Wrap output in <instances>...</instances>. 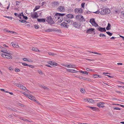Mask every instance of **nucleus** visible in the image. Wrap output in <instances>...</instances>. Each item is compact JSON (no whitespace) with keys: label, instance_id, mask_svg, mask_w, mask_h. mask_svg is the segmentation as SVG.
<instances>
[{"label":"nucleus","instance_id":"obj_19","mask_svg":"<svg viewBox=\"0 0 124 124\" xmlns=\"http://www.w3.org/2000/svg\"><path fill=\"white\" fill-rule=\"evenodd\" d=\"M73 26L76 27V28H78V24L76 22H73Z\"/></svg>","mask_w":124,"mask_h":124},{"label":"nucleus","instance_id":"obj_56","mask_svg":"<svg viewBox=\"0 0 124 124\" xmlns=\"http://www.w3.org/2000/svg\"><path fill=\"white\" fill-rule=\"evenodd\" d=\"M21 85L19 84H17L16 85V86L19 87H20V86Z\"/></svg>","mask_w":124,"mask_h":124},{"label":"nucleus","instance_id":"obj_20","mask_svg":"<svg viewBox=\"0 0 124 124\" xmlns=\"http://www.w3.org/2000/svg\"><path fill=\"white\" fill-rule=\"evenodd\" d=\"M81 18H80V19H79V21L80 22H81V21H85V20L83 16H81Z\"/></svg>","mask_w":124,"mask_h":124},{"label":"nucleus","instance_id":"obj_61","mask_svg":"<svg viewBox=\"0 0 124 124\" xmlns=\"http://www.w3.org/2000/svg\"><path fill=\"white\" fill-rule=\"evenodd\" d=\"M23 60L25 61H27V60H28L26 58H24L23 59Z\"/></svg>","mask_w":124,"mask_h":124},{"label":"nucleus","instance_id":"obj_58","mask_svg":"<svg viewBox=\"0 0 124 124\" xmlns=\"http://www.w3.org/2000/svg\"><path fill=\"white\" fill-rule=\"evenodd\" d=\"M9 32H10V33H16L15 32H13V31H9Z\"/></svg>","mask_w":124,"mask_h":124},{"label":"nucleus","instance_id":"obj_37","mask_svg":"<svg viewBox=\"0 0 124 124\" xmlns=\"http://www.w3.org/2000/svg\"><path fill=\"white\" fill-rule=\"evenodd\" d=\"M81 15H79L76 16V18L79 19H80V18L81 17Z\"/></svg>","mask_w":124,"mask_h":124},{"label":"nucleus","instance_id":"obj_33","mask_svg":"<svg viewBox=\"0 0 124 124\" xmlns=\"http://www.w3.org/2000/svg\"><path fill=\"white\" fill-rule=\"evenodd\" d=\"M94 19L93 18L91 19L90 20V22L92 23L93 22H94Z\"/></svg>","mask_w":124,"mask_h":124},{"label":"nucleus","instance_id":"obj_54","mask_svg":"<svg viewBox=\"0 0 124 124\" xmlns=\"http://www.w3.org/2000/svg\"><path fill=\"white\" fill-rule=\"evenodd\" d=\"M85 59L86 60H88L91 61H94V59Z\"/></svg>","mask_w":124,"mask_h":124},{"label":"nucleus","instance_id":"obj_51","mask_svg":"<svg viewBox=\"0 0 124 124\" xmlns=\"http://www.w3.org/2000/svg\"><path fill=\"white\" fill-rule=\"evenodd\" d=\"M85 3H82L81 4V6H82V7L83 8H84V5H85Z\"/></svg>","mask_w":124,"mask_h":124},{"label":"nucleus","instance_id":"obj_11","mask_svg":"<svg viewBox=\"0 0 124 124\" xmlns=\"http://www.w3.org/2000/svg\"><path fill=\"white\" fill-rule=\"evenodd\" d=\"M60 17L59 16V15L56 14V13L55 14L54 16L53 19L55 20V21H57V20L59 19Z\"/></svg>","mask_w":124,"mask_h":124},{"label":"nucleus","instance_id":"obj_1","mask_svg":"<svg viewBox=\"0 0 124 124\" xmlns=\"http://www.w3.org/2000/svg\"><path fill=\"white\" fill-rule=\"evenodd\" d=\"M110 12V9H106L102 10L100 12V13L102 15H104L106 14H108Z\"/></svg>","mask_w":124,"mask_h":124},{"label":"nucleus","instance_id":"obj_10","mask_svg":"<svg viewBox=\"0 0 124 124\" xmlns=\"http://www.w3.org/2000/svg\"><path fill=\"white\" fill-rule=\"evenodd\" d=\"M1 51L4 52L6 54H10V53L9 52V50H6L5 48L4 50H1Z\"/></svg>","mask_w":124,"mask_h":124},{"label":"nucleus","instance_id":"obj_40","mask_svg":"<svg viewBox=\"0 0 124 124\" xmlns=\"http://www.w3.org/2000/svg\"><path fill=\"white\" fill-rule=\"evenodd\" d=\"M99 36L100 37H106V36L105 35L103 34L102 33H101L100 35Z\"/></svg>","mask_w":124,"mask_h":124},{"label":"nucleus","instance_id":"obj_13","mask_svg":"<svg viewBox=\"0 0 124 124\" xmlns=\"http://www.w3.org/2000/svg\"><path fill=\"white\" fill-rule=\"evenodd\" d=\"M104 104L105 103L104 102H100L98 103L97 105L99 107H103L105 106L104 105Z\"/></svg>","mask_w":124,"mask_h":124},{"label":"nucleus","instance_id":"obj_52","mask_svg":"<svg viewBox=\"0 0 124 124\" xmlns=\"http://www.w3.org/2000/svg\"><path fill=\"white\" fill-rule=\"evenodd\" d=\"M99 10H98L95 12H94V13L95 14H99Z\"/></svg>","mask_w":124,"mask_h":124},{"label":"nucleus","instance_id":"obj_46","mask_svg":"<svg viewBox=\"0 0 124 124\" xmlns=\"http://www.w3.org/2000/svg\"><path fill=\"white\" fill-rule=\"evenodd\" d=\"M22 64H23V65L25 66H28V65H29L26 64L25 63H22Z\"/></svg>","mask_w":124,"mask_h":124},{"label":"nucleus","instance_id":"obj_45","mask_svg":"<svg viewBox=\"0 0 124 124\" xmlns=\"http://www.w3.org/2000/svg\"><path fill=\"white\" fill-rule=\"evenodd\" d=\"M22 89L23 90H24L25 91V90H26L28 91V90H27V89L24 86H23V87H22Z\"/></svg>","mask_w":124,"mask_h":124},{"label":"nucleus","instance_id":"obj_31","mask_svg":"<svg viewBox=\"0 0 124 124\" xmlns=\"http://www.w3.org/2000/svg\"><path fill=\"white\" fill-rule=\"evenodd\" d=\"M40 8V6H36L35 7V8L34 9L33 11H35L36 10L39 9Z\"/></svg>","mask_w":124,"mask_h":124},{"label":"nucleus","instance_id":"obj_28","mask_svg":"<svg viewBox=\"0 0 124 124\" xmlns=\"http://www.w3.org/2000/svg\"><path fill=\"white\" fill-rule=\"evenodd\" d=\"M10 110H12L13 111L16 112L17 111L16 110V109L12 108H10Z\"/></svg>","mask_w":124,"mask_h":124},{"label":"nucleus","instance_id":"obj_30","mask_svg":"<svg viewBox=\"0 0 124 124\" xmlns=\"http://www.w3.org/2000/svg\"><path fill=\"white\" fill-rule=\"evenodd\" d=\"M48 54L49 55H52L53 56H55L56 55V54L54 53H51L50 52H48Z\"/></svg>","mask_w":124,"mask_h":124},{"label":"nucleus","instance_id":"obj_22","mask_svg":"<svg viewBox=\"0 0 124 124\" xmlns=\"http://www.w3.org/2000/svg\"><path fill=\"white\" fill-rule=\"evenodd\" d=\"M56 14L59 15V16L60 17H62L63 16L65 15V14H61L57 13H56Z\"/></svg>","mask_w":124,"mask_h":124},{"label":"nucleus","instance_id":"obj_62","mask_svg":"<svg viewBox=\"0 0 124 124\" xmlns=\"http://www.w3.org/2000/svg\"><path fill=\"white\" fill-rule=\"evenodd\" d=\"M9 69L11 71H12L13 70L12 68L11 67H10V68H9Z\"/></svg>","mask_w":124,"mask_h":124},{"label":"nucleus","instance_id":"obj_9","mask_svg":"<svg viewBox=\"0 0 124 124\" xmlns=\"http://www.w3.org/2000/svg\"><path fill=\"white\" fill-rule=\"evenodd\" d=\"M97 29L99 31L101 32H105L106 31V30L105 28H102L100 26H99V27L97 28Z\"/></svg>","mask_w":124,"mask_h":124},{"label":"nucleus","instance_id":"obj_34","mask_svg":"<svg viewBox=\"0 0 124 124\" xmlns=\"http://www.w3.org/2000/svg\"><path fill=\"white\" fill-rule=\"evenodd\" d=\"M106 33L108 35L110 36H112V33H110L109 31L106 32Z\"/></svg>","mask_w":124,"mask_h":124},{"label":"nucleus","instance_id":"obj_43","mask_svg":"<svg viewBox=\"0 0 124 124\" xmlns=\"http://www.w3.org/2000/svg\"><path fill=\"white\" fill-rule=\"evenodd\" d=\"M35 28L36 29H38L39 28V25H34Z\"/></svg>","mask_w":124,"mask_h":124},{"label":"nucleus","instance_id":"obj_44","mask_svg":"<svg viewBox=\"0 0 124 124\" xmlns=\"http://www.w3.org/2000/svg\"><path fill=\"white\" fill-rule=\"evenodd\" d=\"M114 110H120L121 109L120 108L118 107H115L114 108Z\"/></svg>","mask_w":124,"mask_h":124},{"label":"nucleus","instance_id":"obj_24","mask_svg":"<svg viewBox=\"0 0 124 124\" xmlns=\"http://www.w3.org/2000/svg\"><path fill=\"white\" fill-rule=\"evenodd\" d=\"M32 50L34 51H36V52H38V51L39 52V50L36 48H35L33 47L32 48Z\"/></svg>","mask_w":124,"mask_h":124},{"label":"nucleus","instance_id":"obj_8","mask_svg":"<svg viewBox=\"0 0 124 124\" xmlns=\"http://www.w3.org/2000/svg\"><path fill=\"white\" fill-rule=\"evenodd\" d=\"M47 62L48 64H49L53 66H54V65L56 66L57 65V64L56 63L53 62L51 61H47Z\"/></svg>","mask_w":124,"mask_h":124},{"label":"nucleus","instance_id":"obj_49","mask_svg":"<svg viewBox=\"0 0 124 124\" xmlns=\"http://www.w3.org/2000/svg\"><path fill=\"white\" fill-rule=\"evenodd\" d=\"M80 91L81 93H84L85 91V90L83 89H81Z\"/></svg>","mask_w":124,"mask_h":124},{"label":"nucleus","instance_id":"obj_32","mask_svg":"<svg viewBox=\"0 0 124 124\" xmlns=\"http://www.w3.org/2000/svg\"><path fill=\"white\" fill-rule=\"evenodd\" d=\"M53 31H54L52 29H48L47 30H45V31L46 32H51Z\"/></svg>","mask_w":124,"mask_h":124},{"label":"nucleus","instance_id":"obj_6","mask_svg":"<svg viewBox=\"0 0 124 124\" xmlns=\"http://www.w3.org/2000/svg\"><path fill=\"white\" fill-rule=\"evenodd\" d=\"M27 95L28 96V97L31 100H32L33 101H35V102H36L37 103H38V101L35 100V98L32 95H30L29 96V95Z\"/></svg>","mask_w":124,"mask_h":124},{"label":"nucleus","instance_id":"obj_48","mask_svg":"<svg viewBox=\"0 0 124 124\" xmlns=\"http://www.w3.org/2000/svg\"><path fill=\"white\" fill-rule=\"evenodd\" d=\"M93 26H94L95 27L98 26V25L97 24L96 22L93 25Z\"/></svg>","mask_w":124,"mask_h":124},{"label":"nucleus","instance_id":"obj_21","mask_svg":"<svg viewBox=\"0 0 124 124\" xmlns=\"http://www.w3.org/2000/svg\"><path fill=\"white\" fill-rule=\"evenodd\" d=\"M111 25L109 23L108 24V26L106 28V29L107 30H109L110 29Z\"/></svg>","mask_w":124,"mask_h":124},{"label":"nucleus","instance_id":"obj_64","mask_svg":"<svg viewBox=\"0 0 124 124\" xmlns=\"http://www.w3.org/2000/svg\"><path fill=\"white\" fill-rule=\"evenodd\" d=\"M120 37L123 38V40H124V37L120 35Z\"/></svg>","mask_w":124,"mask_h":124},{"label":"nucleus","instance_id":"obj_4","mask_svg":"<svg viewBox=\"0 0 124 124\" xmlns=\"http://www.w3.org/2000/svg\"><path fill=\"white\" fill-rule=\"evenodd\" d=\"M10 54H8L7 55L6 54H2L1 56L4 58L9 59H12V57L10 55Z\"/></svg>","mask_w":124,"mask_h":124},{"label":"nucleus","instance_id":"obj_41","mask_svg":"<svg viewBox=\"0 0 124 124\" xmlns=\"http://www.w3.org/2000/svg\"><path fill=\"white\" fill-rule=\"evenodd\" d=\"M60 20H58V21H59V22L60 23V22H61L63 20V17H60Z\"/></svg>","mask_w":124,"mask_h":124},{"label":"nucleus","instance_id":"obj_53","mask_svg":"<svg viewBox=\"0 0 124 124\" xmlns=\"http://www.w3.org/2000/svg\"><path fill=\"white\" fill-rule=\"evenodd\" d=\"M5 17L8 18L9 19H11L12 18L11 17L5 16Z\"/></svg>","mask_w":124,"mask_h":124},{"label":"nucleus","instance_id":"obj_26","mask_svg":"<svg viewBox=\"0 0 124 124\" xmlns=\"http://www.w3.org/2000/svg\"><path fill=\"white\" fill-rule=\"evenodd\" d=\"M21 14H22V16L23 17V18L25 20H27V19H28V17L27 16H24L23 15V13H21Z\"/></svg>","mask_w":124,"mask_h":124},{"label":"nucleus","instance_id":"obj_12","mask_svg":"<svg viewBox=\"0 0 124 124\" xmlns=\"http://www.w3.org/2000/svg\"><path fill=\"white\" fill-rule=\"evenodd\" d=\"M94 30H95L94 29L89 28L87 30L86 32L87 33H89L91 34L92 32L94 31Z\"/></svg>","mask_w":124,"mask_h":124},{"label":"nucleus","instance_id":"obj_18","mask_svg":"<svg viewBox=\"0 0 124 124\" xmlns=\"http://www.w3.org/2000/svg\"><path fill=\"white\" fill-rule=\"evenodd\" d=\"M76 67V65L73 64H69V65H68L67 66V67L68 68H75Z\"/></svg>","mask_w":124,"mask_h":124},{"label":"nucleus","instance_id":"obj_27","mask_svg":"<svg viewBox=\"0 0 124 124\" xmlns=\"http://www.w3.org/2000/svg\"><path fill=\"white\" fill-rule=\"evenodd\" d=\"M53 4L54 5V6H58L59 5V3L57 2H54L53 3Z\"/></svg>","mask_w":124,"mask_h":124},{"label":"nucleus","instance_id":"obj_36","mask_svg":"<svg viewBox=\"0 0 124 124\" xmlns=\"http://www.w3.org/2000/svg\"><path fill=\"white\" fill-rule=\"evenodd\" d=\"M66 21L68 23H70L71 21V22H72V21H71L70 19H67L66 20Z\"/></svg>","mask_w":124,"mask_h":124},{"label":"nucleus","instance_id":"obj_39","mask_svg":"<svg viewBox=\"0 0 124 124\" xmlns=\"http://www.w3.org/2000/svg\"><path fill=\"white\" fill-rule=\"evenodd\" d=\"M19 21L20 22H21L22 23H24L26 21L25 20H22L20 19V20H19Z\"/></svg>","mask_w":124,"mask_h":124},{"label":"nucleus","instance_id":"obj_42","mask_svg":"<svg viewBox=\"0 0 124 124\" xmlns=\"http://www.w3.org/2000/svg\"><path fill=\"white\" fill-rule=\"evenodd\" d=\"M21 16H22V14H21V13H20L18 16V17L20 19H21L22 18Z\"/></svg>","mask_w":124,"mask_h":124},{"label":"nucleus","instance_id":"obj_57","mask_svg":"<svg viewBox=\"0 0 124 124\" xmlns=\"http://www.w3.org/2000/svg\"><path fill=\"white\" fill-rule=\"evenodd\" d=\"M4 31L5 32H9V31L8 30H7L6 29H5L4 30Z\"/></svg>","mask_w":124,"mask_h":124},{"label":"nucleus","instance_id":"obj_47","mask_svg":"<svg viewBox=\"0 0 124 124\" xmlns=\"http://www.w3.org/2000/svg\"><path fill=\"white\" fill-rule=\"evenodd\" d=\"M15 71L16 72H19L20 71V70L18 69H15Z\"/></svg>","mask_w":124,"mask_h":124},{"label":"nucleus","instance_id":"obj_25","mask_svg":"<svg viewBox=\"0 0 124 124\" xmlns=\"http://www.w3.org/2000/svg\"><path fill=\"white\" fill-rule=\"evenodd\" d=\"M80 72L82 73H84L87 75L88 74V72L87 71H84L82 70H81L80 71Z\"/></svg>","mask_w":124,"mask_h":124},{"label":"nucleus","instance_id":"obj_29","mask_svg":"<svg viewBox=\"0 0 124 124\" xmlns=\"http://www.w3.org/2000/svg\"><path fill=\"white\" fill-rule=\"evenodd\" d=\"M89 107L93 111H94L96 109V108L95 107Z\"/></svg>","mask_w":124,"mask_h":124},{"label":"nucleus","instance_id":"obj_23","mask_svg":"<svg viewBox=\"0 0 124 124\" xmlns=\"http://www.w3.org/2000/svg\"><path fill=\"white\" fill-rule=\"evenodd\" d=\"M12 46L14 47H16V48H19V46L17 45L16 44H12Z\"/></svg>","mask_w":124,"mask_h":124},{"label":"nucleus","instance_id":"obj_55","mask_svg":"<svg viewBox=\"0 0 124 124\" xmlns=\"http://www.w3.org/2000/svg\"><path fill=\"white\" fill-rule=\"evenodd\" d=\"M38 72L40 74H43L42 72L41 71H39Z\"/></svg>","mask_w":124,"mask_h":124},{"label":"nucleus","instance_id":"obj_38","mask_svg":"<svg viewBox=\"0 0 124 124\" xmlns=\"http://www.w3.org/2000/svg\"><path fill=\"white\" fill-rule=\"evenodd\" d=\"M41 87L45 90H48V88L45 86H41Z\"/></svg>","mask_w":124,"mask_h":124},{"label":"nucleus","instance_id":"obj_2","mask_svg":"<svg viewBox=\"0 0 124 124\" xmlns=\"http://www.w3.org/2000/svg\"><path fill=\"white\" fill-rule=\"evenodd\" d=\"M46 20L48 23L50 24H53L54 23V21L53 20L52 18L50 16H49L48 18H46Z\"/></svg>","mask_w":124,"mask_h":124},{"label":"nucleus","instance_id":"obj_15","mask_svg":"<svg viewBox=\"0 0 124 124\" xmlns=\"http://www.w3.org/2000/svg\"><path fill=\"white\" fill-rule=\"evenodd\" d=\"M61 26H63V27L67 28L68 27L67 23L65 22H63L61 24Z\"/></svg>","mask_w":124,"mask_h":124},{"label":"nucleus","instance_id":"obj_63","mask_svg":"<svg viewBox=\"0 0 124 124\" xmlns=\"http://www.w3.org/2000/svg\"><path fill=\"white\" fill-rule=\"evenodd\" d=\"M95 54H99V55H101V54L97 53V52H96V53H95Z\"/></svg>","mask_w":124,"mask_h":124},{"label":"nucleus","instance_id":"obj_7","mask_svg":"<svg viewBox=\"0 0 124 124\" xmlns=\"http://www.w3.org/2000/svg\"><path fill=\"white\" fill-rule=\"evenodd\" d=\"M31 16L33 18H37L39 17L38 13L36 12H34Z\"/></svg>","mask_w":124,"mask_h":124},{"label":"nucleus","instance_id":"obj_17","mask_svg":"<svg viewBox=\"0 0 124 124\" xmlns=\"http://www.w3.org/2000/svg\"><path fill=\"white\" fill-rule=\"evenodd\" d=\"M37 21L40 22H44L45 21V19L43 18H37Z\"/></svg>","mask_w":124,"mask_h":124},{"label":"nucleus","instance_id":"obj_35","mask_svg":"<svg viewBox=\"0 0 124 124\" xmlns=\"http://www.w3.org/2000/svg\"><path fill=\"white\" fill-rule=\"evenodd\" d=\"M86 70L88 71H91L92 72H94L93 70H92L89 68H86Z\"/></svg>","mask_w":124,"mask_h":124},{"label":"nucleus","instance_id":"obj_60","mask_svg":"<svg viewBox=\"0 0 124 124\" xmlns=\"http://www.w3.org/2000/svg\"><path fill=\"white\" fill-rule=\"evenodd\" d=\"M28 66H29L31 68H33L34 67H33V66H32V65H28Z\"/></svg>","mask_w":124,"mask_h":124},{"label":"nucleus","instance_id":"obj_5","mask_svg":"<svg viewBox=\"0 0 124 124\" xmlns=\"http://www.w3.org/2000/svg\"><path fill=\"white\" fill-rule=\"evenodd\" d=\"M57 9L58 10L61 12H64L65 10V8L62 6L59 7Z\"/></svg>","mask_w":124,"mask_h":124},{"label":"nucleus","instance_id":"obj_16","mask_svg":"<svg viewBox=\"0 0 124 124\" xmlns=\"http://www.w3.org/2000/svg\"><path fill=\"white\" fill-rule=\"evenodd\" d=\"M67 17L68 18L71 19L74 17L73 15L71 14H69L66 15Z\"/></svg>","mask_w":124,"mask_h":124},{"label":"nucleus","instance_id":"obj_59","mask_svg":"<svg viewBox=\"0 0 124 124\" xmlns=\"http://www.w3.org/2000/svg\"><path fill=\"white\" fill-rule=\"evenodd\" d=\"M14 15H15L16 16H18V15H18L17 13H14Z\"/></svg>","mask_w":124,"mask_h":124},{"label":"nucleus","instance_id":"obj_50","mask_svg":"<svg viewBox=\"0 0 124 124\" xmlns=\"http://www.w3.org/2000/svg\"><path fill=\"white\" fill-rule=\"evenodd\" d=\"M93 76L94 78H98L97 75H93Z\"/></svg>","mask_w":124,"mask_h":124},{"label":"nucleus","instance_id":"obj_14","mask_svg":"<svg viewBox=\"0 0 124 124\" xmlns=\"http://www.w3.org/2000/svg\"><path fill=\"white\" fill-rule=\"evenodd\" d=\"M85 102H89L91 103H92L94 102V101L93 99H85Z\"/></svg>","mask_w":124,"mask_h":124},{"label":"nucleus","instance_id":"obj_3","mask_svg":"<svg viewBox=\"0 0 124 124\" xmlns=\"http://www.w3.org/2000/svg\"><path fill=\"white\" fill-rule=\"evenodd\" d=\"M74 11L76 14L79 13L81 14L82 13V10L81 8H76L75 9Z\"/></svg>","mask_w":124,"mask_h":124}]
</instances>
